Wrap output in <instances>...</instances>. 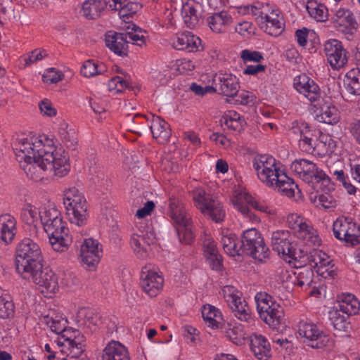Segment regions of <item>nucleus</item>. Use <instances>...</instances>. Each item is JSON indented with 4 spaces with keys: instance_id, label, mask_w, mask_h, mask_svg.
<instances>
[{
    "instance_id": "nucleus-1",
    "label": "nucleus",
    "mask_w": 360,
    "mask_h": 360,
    "mask_svg": "<svg viewBox=\"0 0 360 360\" xmlns=\"http://www.w3.org/2000/svg\"><path fill=\"white\" fill-rule=\"evenodd\" d=\"M46 141L47 144L39 136L28 135L17 139L14 144V153L21 169L35 181L42 180L47 171L63 177L70 170L68 153Z\"/></svg>"
},
{
    "instance_id": "nucleus-2",
    "label": "nucleus",
    "mask_w": 360,
    "mask_h": 360,
    "mask_svg": "<svg viewBox=\"0 0 360 360\" xmlns=\"http://www.w3.org/2000/svg\"><path fill=\"white\" fill-rule=\"evenodd\" d=\"M41 321L59 335L58 345L68 347V354L72 358L80 356L84 352L85 338L79 330L68 328V320L62 314L52 311L44 316Z\"/></svg>"
},
{
    "instance_id": "nucleus-3",
    "label": "nucleus",
    "mask_w": 360,
    "mask_h": 360,
    "mask_svg": "<svg viewBox=\"0 0 360 360\" xmlns=\"http://www.w3.org/2000/svg\"><path fill=\"white\" fill-rule=\"evenodd\" d=\"M34 233H30V237L20 240L15 249L16 270L21 276L28 275L31 269L40 267L42 260V252L40 246V233L38 238H34Z\"/></svg>"
},
{
    "instance_id": "nucleus-4",
    "label": "nucleus",
    "mask_w": 360,
    "mask_h": 360,
    "mask_svg": "<svg viewBox=\"0 0 360 360\" xmlns=\"http://www.w3.org/2000/svg\"><path fill=\"white\" fill-rule=\"evenodd\" d=\"M290 168L304 181L311 184L316 191L334 189L330 178L311 161L305 159L295 160Z\"/></svg>"
},
{
    "instance_id": "nucleus-5",
    "label": "nucleus",
    "mask_w": 360,
    "mask_h": 360,
    "mask_svg": "<svg viewBox=\"0 0 360 360\" xmlns=\"http://www.w3.org/2000/svg\"><path fill=\"white\" fill-rule=\"evenodd\" d=\"M168 214L175 225L179 241L185 244L191 243L195 238L192 218L178 198H169Z\"/></svg>"
},
{
    "instance_id": "nucleus-6",
    "label": "nucleus",
    "mask_w": 360,
    "mask_h": 360,
    "mask_svg": "<svg viewBox=\"0 0 360 360\" xmlns=\"http://www.w3.org/2000/svg\"><path fill=\"white\" fill-rule=\"evenodd\" d=\"M63 195V205L70 221L79 226L85 225L89 218V205L84 195L72 187L65 190Z\"/></svg>"
},
{
    "instance_id": "nucleus-7",
    "label": "nucleus",
    "mask_w": 360,
    "mask_h": 360,
    "mask_svg": "<svg viewBox=\"0 0 360 360\" xmlns=\"http://www.w3.org/2000/svg\"><path fill=\"white\" fill-rule=\"evenodd\" d=\"M258 179L266 186L271 188L284 172L281 169L276 160L269 155H256L252 161Z\"/></svg>"
},
{
    "instance_id": "nucleus-8",
    "label": "nucleus",
    "mask_w": 360,
    "mask_h": 360,
    "mask_svg": "<svg viewBox=\"0 0 360 360\" xmlns=\"http://www.w3.org/2000/svg\"><path fill=\"white\" fill-rule=\"evenodd\" d=\"M240 250L251 256L255 260L265 262L269 257V250L266 245L260 232L255 229H249L243 232Z\"/></svg>"
},
{
    "instance_id": "nucleus-9",
    "label": "nucleus",
    "mask_w": 360,
    "mask_h": 360,
    "mask_svg": "<svg viewBox=\"0 0 360 360\" xmlns=\"http://www.w3.org/2000/svg\"><path fill=\"white\" fill-rule=\"evenodd\" d=\"M286 224L307 245L319 246L321 245V240L316 230L302 216L297 213L289 214L286 217Z\"/></svg>"
},
{
    "instance_id": "nucleus-10",
    "label": "nucleus",
    "mask_w": 360,
    "mask_h": 360,
    "mask_svg": "<svg viewBox=\"0 0 360 360\" xmlns=\"http://www.w3.org/2000/svg\"><path fill=\"white\" fill-rule=\"evenodd\" d=\"M293 238L288 230H277L271 233V245L273 250L281 255L289 263L292 260L300 259L304 256L303 250H297L293 244Z\"/></svg>"
},
{
    "instance_id": "nucleus-11",
    "label": "nucleus",
    "mask_w": 360,
    "mask_h": 360,
    "mask_svg": "<svg viewBox=\"0 0 360 360\" xmlns=\"http://www.w3.org/2000/svg\"><path fill=\"white\" fill-rule=\"evenodd\" d=\"M334 237L351 247L359 244V224L354 219L347 217H340L333 223Z\"/></svg>"
},
{
    "instance_id": "nucleus-12",
    "label": "nucleus",
    "mask_w": 360,
    "mask_h": 360,
    "mask_svg": "<svg viewBox=\"0 0 360 360\" xmlns=\"http://www.w3.org/2000/svg\"><path fill=\"white\" fill-rule=\"evenodd\" d=\"M44 229L49 236L53 250L60 252H64L71 244L72 237L69 234L67 223L63 221V217L56 219L54 222L48 224Z\"/></svg>"
},
{
    "instance_id": "nucleus-13",
    "label": "nucleus",
    "mask_w": 360,
    "mask_h": 360,
    "mask_svg": "<svg viewBox=\"0 0 360 360\" xmlns=\"http://www.w3.org/2000/svg\"><path fill=\"white\" fill-rule=\"evenodd\" d=\"M29 275L22 276L25 279H31L43 293H56L59 290L58 275L49 267L43 268L42 264L36 269L27 272Z\"/></svg>"
},
{
    "instance_id": "nucleus-14",
    "label": "nucleus",
    "mask_w": 360,
    "mask_h": 360,
    "mask_svg": "<svg viewBox=\"0 0 360 360\" xmlns=\"http://www.w3.org/2000/svg\"><path fill=\"white\" fill-rule=\"evenodd\" d=\"M257 23L266 34L280 35L285 28L284 19L278 9H270L268 5L263 6L262 15L257 17Z\"/></svg>"
},
{
    "instance_id": "nucleus-15",
    "label": "nucleus",
    "mask_w": 360,
    "mask_h": 360,
    "mask_svg": "<svg viewBox=\"0 0 360 360\" xmlns=\"http://www.w3.org/2000/svg\"><path fill=\"white\" fill-rule=\"evenodd\" d=\"M221 292L227 304L239 320L247 321L250 319L249 307L240 291L233 285H225Z\"/></svg>"
},
{
    "instance_id": "nucleus-16",
    "label": "nucleus",
    "mask_w": 360,
    "mask_h": 360,
    "mask_svg": "<svg viewBox=\"0 0 360 360\" xmlns=\"http://www.w3.org/2000/svg\"><path fill=\"white\" fill-rule=\"evenodd\" d=\"M319 136L312 137L308 144L304 143L303 152L319 157L330 155L334 153L336 141L328 134L316 131Z\"/></svg>"
},
{
    "instance_id": "nucleus-17",
    "label": "nucleus",
    "mask_w": 360,
    "mask_h": 360,
    "mask_svg": "<svg viewBox=\"0 0 360 360\" xmlns=\"http://www.w3.org/2000/svg\"><path fill=\"white\" fill-rule=\"evenodd\" d=\"M141 285L150 297H156L162 290L164 278L159 271L150 266H144L141 273Z\"/></svg>"
},
{
    "instance_id": "nucleus-18",
    "label": "nucleus",
    "mask_w": 360,
    "mask_h": 360,
    "mask_svg": "<svg viewBox=\"0 0 360 360\" xmlns=\"http://www.w3.org/2000/svg\"><path fill=\"white\" fill-rule=\"evenodd\" d=\"M314 106L316 108L315 119L319 122L335 124L340 120L338 108L333 104L328 96L321 97Z\"/></svg>"
},
{
    "instance_id": "nucleus-19",
    "label": "nucleus",
    "mask_w": 360,
    "mask_h": 360,
    "mask_svg": "<svg viewBox=\"0 0 360 360\" xmlns=\"http://www.w3.org/2000/svg\"><path fill=\"white\" fill-rule=\"evenodd\" d=\"M323 46L328 63L333 70H339L347 63L346 51L343 49L341 41L329 39L325 42Z\"/></svg>"
},
{
    "instance_id": "nucleus-20",
    "label": "nucleus",
    "mask_w": 360,
    "mask_h": 360,
    "mask_svg": "<svg viewBox=\"0 0 360 360\" xmlns=\"http://www.w3.org/2000/svg\"><path fill=\"white\" fill-rule=\"evenodd\" d=\"M298 333L310 342L311 347L320 348L329 340L327 335L321 331L313 323L301 321L298 323Z\"/></svg>"
},
{
    "instance_id": "nucleus-21",
    "label": "nucleus",
    "mask_w": 360,
    "mask_h": 360,
    "mask_svg": "<svg viewBox=\"0 0 360 360\" xmlns=\"http://www.w3.org/2000/svg\"><path fill=\"white\" fill-rule=\"evenodd\" d=\"M155 241L153 233L139 230L130 238V245L137 257L145 259L148 256L150 246Z\"/></svg>"
},
{
    "instance_id": "nucleus-22",
    "label": "nucleus",
    "mask_w": 360,
    "mask_h": 360,
    "mask_svg": "<svg viewBox=\"0 0 360 360\" xmlns=\"http://www.w3.org/2000/svg\"><path fill=\"white\" fill-rule=\"evenodd\" d=\"M214 93L217 92L225 96H235L240 89L238 79L230 73L219 72L213 78Z\"/></svg>"
},
{
    "instance_id": "nucleus-23",
    "label": "nucleus",
    "mask_w": 360,
    "mask_h": 360,
    "mask_svg": "<svg viewBox=\"0 0 360 360\" xmlns=\"http://www.w3.org/2000/svg\"><path fill=\"white\" fill-rule=\"evenodd\" d=\"M295 89L311 103L319 101L321 96L319 85L306 74H302L294 78Z\"/></svg>"
},
{
    "instance_id": "nucleus-24",
    "label": "nucleus",
    "mask_w": 360,
    "mask_h": 360,
    "mask_svg": "<svg viewBox=\"0 0 360 360\" xmlns=\"http://www.w3.org/2000/svg\"><path fill=\"white\" fill-rule=\"evenodd\" d=\"M309 254L311 265L319 276L324 278L333 277L334 264L333 260L325 252L314 248Z\"/></svg>"
},
{
    "instance_id": "nucleus-25",
    "label": "nucleus",
    "mask_w": 360,
    "mask_h": 360,
    "mask_svg": "<svg viewBox=\"0 0 360 360\" xmlns=\"http://www.w3.org/2000/svg\"><path fill=\"white\" fill-rule=\"evenodd\" d=\"M332 22L338 31L345 34H353L358 27L353 13L350 10L343 8L336 11L332 18Z\"/></svg>"
},
{
    "instance_id": "nucleus-26",
    "label": "nucleus",
    "mask_w": 360,
    "mask_h": 360,
    "mask_svg": "<svg viewBox=\"0 0 360 360\" xmlns=\"http://www.w3.org/2000/svg\"><path fill=\"white\" fill-rule=\"evenodd\" d=\"M80 255L84 264L95 266L102 256V245L95 239L86 238L81 245Z\"/></svg>"
},
{
    "instance_id": "nucleus-27",
    "label": "nucleus",
    "mask_w": 360,
    "mask_h": 360,
    "mask_svg": "<svg viewBox=\"0 0 360 360\" xmlns=\"http://www.w3.org/2000/svg\"><path fill=\"white\" fill-rule=\"evenodd\" d=\"M289 132L292 138L298 141L299 148L302 151H303V144H308L312 137L316 136V131L311 129L309 124L303 121L292 122Z\"/></svg>"
},
{
    "instance_id": "nucleus-28",
    "label": "nucleus",
    "mask_w": 360,
    "mask_h": 360,
    "mask_svg": "<svg viewBox=\"0 0 360 360\" xmlns=\"http://www.w3.org/2000/svg\"><path fill=\"white\" fill-rule=\"evenodd\" d=\"M172 44L176 50L195 52L200 50L201 39L190 32H183L173 37Z\"/></svg>"
},
{
    "instance_id": "nucleus-29",
    "label": "nucleus",
    "mask_w": 360,
    "mask_h": 360,
    "mask_svg": "<svg viewBox=\"0 0 360 360\" xmlns=\"http://www.w3.org/2000/svg\"><path fill=\"white\" fill-rule=\"evenodd\" d=\"M147 120L150 123V129L153 137L159 143H165L171 136V130L168 123L160 117L153 114L147 117Z\"/></svg>"
},
{
    "instance_id": "nucleus-30",
    "label": "nucleus",
    "mask_w": 360,
    "mask_h": 360,
    "mask_svg": "<svg viewBox=\"0 0 360 360\" xmlns=\"http://www.w3.org/2000/svg\"><path fill=\"white\" fill-rule=\"evenodd\" d=\"M208 26L212 32L219 34L227 31L233 24V19L231 15L226 11L214 13L207 18Z\"/></svg>"
},
{
    "instance_id": "nucleus-31",
    "label": "nucleus",
    "mask_w": 360,
    "mask_h": 360,
    "mask_svg": "<svg viewBox=\"0 0 360 360\" xmlns=\"http://www.w3.org/2000/svg\"><path fill=\"white\" fill-rule=\"evenodd\" d=\"M250 349L259 360H269L271 356V345L267 339L257 333L250 336Z\"/></svg>"
},
{
    "instance_id": "nucleus-32",
    "label": "nucleus",
    "mask_w": 360,
    "mask_h": 360,
    "mask_svg": "<svg viewBox=\"0 0 360 360\" xmlns=\"http://www.w3.org/2000/svg\"><path fill=\"white\" fill-rule=\"evenodd\" d=\"M105 42L106 46L115 54L120 56H127L128 45L124 33L110 31L105 34Z\"/></svg>"
},
{
    "instance_id": "nucleus-33",
    "label": "nucleus",
    "mask_w": 360,
    "mask_h": 360,
    "mask_svg": "<svg viewBox=\"0 0 360 360\" xmlns=\"http://www.w3.org/2000/svg\"><path fill=\"white\" fill-rule=\"evenodd\" d=\"M15 219L8 214L0 216V241L5 245L11 243L16 235Z\"/></svg>"
},
{
    "instance_id": "nucleus-34",
    "label": "nucleus",
    "mask_w": 360,
    "mask_h": 360,
    "mask_svg": "<svg viewBox=\"0 0 360 360\" xmlns=\"http://www.w3.org/2000/svg\"><path fill=\"white\" fill-rule=\"evenodd\" d=\"M102 360H130L127 348L118 341L111 340L103 349Z\"/></svg>"
},
{
    "instance_id": "nucleus-35",
    "label": "nucleus",
    "mask_w": 360,
    "mask_h": 360,
    "mask_svg": "<svg viewBox=\"0 0 360 360\" xmlns=\"http://www.w3.org/2000/svg\"><path fill=\"white\" fill-rule=\"evenodd\" d=\"M20 217L22 221L30 226V231L34 233V238H38L39 233H40L37 229V224L39 221H41V211L30 204L27 203L23 205L21 210Z\"/></svg>"
},
{
    "instance_id": "nucleus-36",
    "label": "nucleus",
    "mask_w": 360,
    "mask_h": 360,
    "mask_svg": "<svg viewBox=\"0 0 360 360\" xmlns=\"http://www.w3.org/2000/svg\"><path fill=\"white\" fill-rule=\"evenodd\" d=\"M204 253L212 269L219 270L222 266V258L219 254L215 241L210 237L203 241Z\"/></svg>"
},
{
    "instance_id": "nucleus-37",
    "label": "nucleus",
    "mask_w": 360,
    "mask_h": 360,
    "mask_svg": "<svg viewBox=\"0 0 360 360\" xmlns=\"http://www.w3.org/2000/svg\"><path fill=\"white\" fill-rule=\"evenodd\" d=\"M335 307L347 316L356 315L360 310V302L354 295L343 293L339 297Z\"/></svg>"
},
{
    "instance_id": "nucleus-38",
    "label": "nucleus",
    "mask_w": 360,
    "mask_h": 360,
    "mask_svg": "<svg viewBox=\"0 0 360 360\" xmlns=\"http://www.w3.org/2000/svg\"><path fill=\"white\" fill-rule=\"evenodd\" d=\"M273 188L288 198H295L300 194L297 185L285 172L281 174L280 178Z\"/></svg>"
},
{
    "instance_id": "nucleus-39",
    "label": "nucleus",
    "mask_w": 360,
    "mask_h": 360,
    "mask_svg": "<svg viewBox=\"0 0 360 360\" xmlns=\"http://www.w3.org/2000/svg\"><path fill=\"white\" fill-rule=\"evenodd\" d=\"M260 318L269 326L278 325L283 316V311L281 307L275 302H271L266 309L258 311Z\"/></svg>"
},
{
    "instance_id": "nucleus-40",
    "label": "nucleus",
    "mask_w": 360,
    "mask_h": 360,
    "mask_svg": "<svg viewBox=\"0 0 360 360\" xmlns=\"http://www.w3.org/2000/svg\"><path fill=\"white\" fill-rule=\"evenodd\" d=\"M199 4L193 0H188L182 6L181 14L185 24L189 28H194L198 23V8Z\"/></svg>"
},
{
    "instance_id": "nucleus-41",
    "label": "nucleus",
    "mask_w": 360,
    "mask_h": 360,
    "mask_svg": "<svg viewBox=\"0 0 360 360\" xmlns=\"http://www.w3.org/2000/svg\"><path fill=\"white\" fill-rule=\"evenodd\" d=\"M202 316L207 326L212 328H219L223 320L221 311L210 304L203 307Z\"/></svg>"
},
{
    "instance_id": "nucleus-42",
    "label": "nucleus",
    "mask_w": 360,
    "mask_h": 360,
    "mask_svg": "<svg viewBox=\"0 0 360 360\" xmlns=\"http://www.w3.org/2000/svg\"><path fill=\"white\" fill-rule=\"evenodd\" d=\"M106 6L103 0H86L82 5V11L86 18L95 19L101 15Z\"/></svg>"
},
{
    "instance_id": "nucleus-43",
    "label": "nucleus",
    "mask_w": 360,
    "mask_h": 360,
    "mask_svg": "<svg viewBox=\"0 0 360 360\" xmlns=\"http://www.w3.org/2000/svg\"><path fill=\"white\" fill-rule=\"evenodd\" d=\"M344 86L347 91L354 96L360 95V70L352 69L345 76Z\"/></svg>"
},
{
    "instance_id": "nucleus-44",
    "label": "nucleus",
    "mask_w": 360,
    "mask_h": 360,
    "mask_svg": "<svg viewBox=\"0 0 360 360\" xmlns=\"http://www.w3.org/2000/svg\"><path fill=\"white\" fill-rule=\"evenodd\" d=\"M253 198L247 192H240L232 199L233 205L236 210L243 215L250 217V207H252Z\"/></svg>"
},
{
    "instance_id": "nucleus-45",
    "label": "nucleus",
    "mask_w": 360,
    "mask_h": 360,
    "mask_svg": "<svg viewBox=\"0 0 360 360\" xmlns=\"http://www.w3.org/2000/svg\"><path fill=\"white\" fill-rule=\"evenodd\" d=\"M306 9L309 15L317 21L324 22L328 19L327 8L316 0H308Z\"/></svg>"
},
{
    "instance_id": "nucleus-46",
    "label": "nucleus",
    "mask_w": 360,
    "mask_h": 360,
    "mask_svg": "<svg viewBox=\"0 0 360 360\" xmlns=\"http://www.w3.org/2000/svg\"><path fill=\"white\" fill-rule=\"evenodd\" d=\"M200 212L217 223L222 221L226 215L223 205L219 201L214 198L210 205L206 207V210H201Z\"/></svg>"
},
{
    "instance_id": "nucleus-47",
    "label": "nucleus",
    "mask_w": 360,
    "mask_h": 360,
    "mask_svg": "<svg viewBox=\"0 0 360 360\" xmlns=\"http://www.w3.org/2000/svg\"><path fill=\"white\" fill-rule=\"evenodd\" d=\"M44 350L49 354L47 356L48 360H67L68 357L72 359L70 355L68 354L69 350L68 347L59 346L58 339L56 341V345L46 344L44 345Z\"/></svg>"
},
{
    "instance_id": "nucleus-48",
    "label": "nucleus",
    "mask_w": 360,
    "mask_h": 360,
    "mask_svg": "<svg viewBox=\"0 0 360 360\" xmlns=\"http://www.w3.org/2000/svg\"><path fill=\"white\" fill-rule=\"evenodd\" d=\"M338 308L335 307L328 311V319L333 328L339 331H348L349 328V322L345 315Z\"/></svg>"
},
{
    "instance_id": "nucleus-49",
    "label": "nucleus",
    "mask_w": 360,
    "mask_h": 360,
    "mask_svg": "<svg viewBox=\"0 0 360 360\" xmlns=\"http://www.w3.org/2000/svg\"><path fill=\"white\" fill-rule=\"evenodd\" d=\"M191 196L195 206L200 211L206 210L210 203L213 200L210 194L201 187L194 188L191 192Z\"/></svg>"
},
{
    "instance_id": "nucleus-50",
    "label": "nucleus",
    "mask_w": 360,
    "mask_h": 360,
    "mask_svg": "<svg viewBox=\"0 0 360 360\" xmlns=\"http://www.w3.org/2000/svg\"><path fill=\"white\" fill-rule=\"evenodd\" d=\"M220 121L221 125H224L227 129L233 131H240L243 122L240 115L234 110L225 112Z\"/></svg>"
},
{
    "instance_id": "nucleus-51",
    "label": "nucleus",
    "mask_w": 360,
    "mask_h": 360,
    "mask_svg": "<svg viewBox=\"0 0 360 360\" xmlns=\"http://www.w3.org/2000/svg\"><path fill=\"white\" fill-rule=\"evenodd\" d=\"M221 243L227 255L231 257L240 255V248H237L235 235L229 233V231H222Z\"/></svg>"
},
{
    "instance_id": "nucleus-52",
    "label": "nucleus",
    "mask_w": 360,
    "mask_h": 360,
    "mask_svg": "<svg viewBox=\"0 0 360 360\" xmlns=\"http://www.w3.org/2000/svg\"><path fill=\"white\" fill-rule=\"evenodd\" d=\"M328 191H319L314 195L313 202L317 207H322L324 209L335 208L338 205V202L335 198L331 195Z\"/></svg>"
},
{
    "instance_id": "nucleus-53",
    "label": "nucleus",
    "mask_w": 360,
    "mask_h": 360,
    "mask_svg": "<svg viewBox=\"0 0 360 360\" xmlns=\"http://www.w3.org/2000/svg\"><path fill=\"white\" fill-rule=\"evenodd\" d=\"M105 71V66L103 63H96L93 60L84 62L81 68V74L85 77H92Z\"/></svg>"
},
{
    "instance_id": "nucleus-54",
    "label": "nucleus",
    "mask_w": 360,
    "mask_h": 360,
    "mask_svg": "<svg viewBox=\"0 0 360 360\" xmlns=\"http://www.w3.org/2000/svg\"><path fill=\"white\" fill-rule=\"evenodd\" d=\"M296 281L295 284L302 288L307 289L312 286L314 271L310 267L300 269L295 272Z\"/></svg>"
},
{
    "instance_id": "nucleus-55",
    "label": "nucleus",
    "mask_w": 360,
    "mask_h": 360,
    "mask_svg": "<svg viewBox=\"0 0 360 360\" xmlns=\"http://www.w3.org/2000/svg\"><path fill=\"white\" fill-rule=\"evenodd\" d=\"M62 217L60 212L54 205H47L41 210V223L44 228L48 224Z\"/></svg>"
},
{
    "instance_id": "nucleus-56",
    "label": "nucleus",
    "mask_w": 360,
    "mask_h": 360,
    "mask_svg": "<svg viewBox=\"0 0 360 360\" xmlns=\"http://www.w3.org/2000/svg\"><path fill=\"white\" fill-rule=\"evenodd\" d=\"M64 75L61 71L53 68H48L42 75V80L47 84H56L63 79Z\"/></svg>"
},
{
    "instance_id": "nucleus-57",
    "label": "nucleus",
    "mask_w": 360,
    "mask_h": 360,
    "mask_svg": "<svg viewBox=\"0 0 360 360\" xmlns=\"http://www.w3.org/2000/svg\"><path fill=\"white\" fill-rule=\"evenodd\" d=\"M46 56L47 53L45 50L36 49L23 57L25 66H30Z\"/></svg>"
},
{
    "instance_id": "nucleus-58",
    "label": "nucleus",
    "mask_w": 360,
    "mask_h": 360,
    "mask_svg": "<svg viewBox=\"0 0 360 360\" xmlns=\"http://www.w3.org/2000/svg\"><path fill=\"white\" fill-rule=\"evenodd\" d=\"M14 304L11 300L0 297V318L8 319L14 314Z\"/></svg>"
},
{
    "instance_id": "nucleus-59",
    "label": "nucleus",
    "mask_w": 360,
    "mask_h": 360,
    "mask_svg": "<svg viewBox=\"0 0 360 360\" xmlns=\"http://www.w3.org/2000/svg\"><path fill=\"white\" fill-rule=\"evenodd\" d=\"M108 90L114 94L122 92L127 87L126 81L120 76L110 79L108 84Z\"/></svg>"
},
{
    "instance_id": "nucleus-60",
    "label": "nucleus",
    "mask_w": 360,
    "mask_h": 360,
    "mask_svg": "<svg viewBox=\"0 0 360 360\" xmlns=\"http://www.w3.org/2000/svg\"><path fill=\"white\" fill-rule=\"evenodd\" d=\"M257 311L266 309L271 302H275L272 297L266 292H259L255 296Z\"/></svg>"
},
{
    "instance_id": "nucleus-61",
    "label": "nucleus",
    "mask_w": 360,
    "mask_h": 360,
    "mask_svg": "<svg viewBox=\"0 0 360 360\" xmlns=\"http://www.w3.org/2000/svg\"><path fill=\"white\" fill-rule=\"evenodd\" d=\"M124 34L127 37V44L129 43H132L133 44L142 46L146 44V37L141 30H134L124 33Z\"/></svg>"
},
{
    "instance_id": "nucleus-62",
    "label": "nucleus",
    "mask_w": 360,
    "mask_h": 360,
    "mask_svg": "<svg viewBox=\"0 0 360 360\" xmlns=\"http://www.w3.org/2000/svg\"><path fill=\"white\" fill-rule=\"evenodd\" d=\"M240 57L245 63H259L264 59L262 53L257 51H251L248 49L243 50L240 53Z\"/></svg>"
},
{
    "instance_id": "nucleus-63",
    "label": "nucleus",
    "mask_w": 360,
    "mask_h": 360,
    "mask_svg": "<svg viewBox=\"0 0 360 360\" xmlns=\"http://www.w3.org/2000/svg\"><path fill=\"white\" fill-rule=\"evenodd\" d=\"M39 108L40 112L44 116L53 117L56 115V109L53 107L52 103L48 99L41 101L39 103Z\"/></svg>"
},
{
    "instance_id": "nucleus-64",
    "label": "nucleus",
    "mask_w": 360,
    "mask_h": 360,
    "mask_svg": "<svg viewBox=\"0 0 360 360\" xmlns=\"http://www.w3.org/2000/svg\"><path fill=\"white\" fill-rule=\"evenodd\" d=\"M236 31L241 36L249 37L255 32V27L248 21L239 22L236 27Z\"/></svg>"
}]
</instances>
